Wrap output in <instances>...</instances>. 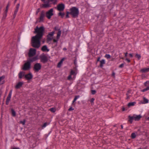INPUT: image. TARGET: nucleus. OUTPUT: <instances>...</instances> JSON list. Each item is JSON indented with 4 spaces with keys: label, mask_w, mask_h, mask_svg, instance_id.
Listing matches in <instances>:
<instances>
[{
    "label": "nucleus",
    "mask_w": 149,
    "mask_h": 149,
    "mask_svg": "<svg viewBox=\"0 0 149 149\" xmlns=\"http://www.w3.org/2000/svg\"><path fill=\"white\" fill-rule=\"evenodd\" d=\"M95 100V99L93 98H92L91 99L90 102L91 103V105H93L94 104V101Z\"/></svg>",
    "instance_id": "nucleus-36"
},
{
    "label": "nucleus",
    "mask_w": 149,
    "mask_h": 149,
    "mask_svg": "<svg viewBox=\"0 0 149 149\" xmlns=\"http://www.w3.org/2000/svg\"><path fill=\"white\" fill-rule=\"evenodd\" d=\"M42 38H32V46L34 47L38 48L40 46V40Z\"/></svg>",
    "instance_id": "nucleus-3"
},
{
    "label": "nucleus",
    "mask_w": 149,
    "mask_h": 149,
    "mask_svg": "<svg viewBox=\"0 0 149 149\" xmlns=\"http://www.w3.org/2000/svg\"><path fill=\"white\" fill-rule=\"evenodd\" d=\"M25 72L23 71L20 72L18 74L19 77L20 79H21L24 76H25Z\"/></svg>",
    "instance_id": "nucleus-19"
},
{
    "label": "nucleus",
    "mask_w": 149,
    "mask_h": 149,
    "mask_svg": "<svg viewBox=\"0 0 149 149\" xmlns=\"http://www.w3.org/2000/svg\"><path fill=\"white\" fill-rule=\"evenodd\" d=\"M9 101L6 100V105H8L9 103Z\"/></svg>",
    "instance_id": "nucleus-50"
},
{
    "label": "nucleus",
    "mask_w": 149,
    "mask_h": 149,
    "mask_svg": "<svg viewBox=\"0 0 149 149\" xmlns=\"http://www.w3.org/2000/svg\"><path fill=\"white\" fill-rule=\"evenodd\" d=\"M53 11V8H51L46 12V16L48 19H50L51 16L54 15Z\"/></svg>",
    "instance_id": "nucleus-7"
},
{
    "label": "nucleus",
    "mask_w": 149,
    "mask_h": 149,
    "mask_svg": "<svg viewBox=\"0 0 149 149\" xmlns=\"http://www.w3.org/2000/svg\"><path fill=\"white\" fill-rule=\"evenodd\" d=\"M12 149H19V148H13Z\"/></svg>",
    "instance_id": "nucleus-63"
},
{
    "label": "nucleus",
    "mask_w": 149,
    "mask_h": 149,
    "mask_svg": "<svg viewBox=\"0 0 149 149\" xmlns=\"http://www.w3.org/2000/svg\"><path fill=\"white\" fill-rule=\"evenodd\" d=\"M65 8V5L63 3L58 4L57 6V10L60 11H63Z\"/></svg>",
    "instance_id": "nucleus-9"
},
{
    "label": "nucleus",
    "mask_w": 149,
    "mask_h": 149,
    "mask_svg": "<svg viewBox=\"0 0 149 149\" xmlns=\"http://www.w3.org/2000/svg\"><path fill=\"white\" fill-rule=\"evenodd\" d=\"M41 61L43 63L46 62L48 61L47 57L43 55L41 57Z\"/></svg>",
    "instance_id": "nucleus-14"
},
{
    "label": "nucleus",
    "mask_w": 149,
    "mask_h": 149,
    "mask_svg": "<svg viewBox=\"0 0 149 149\" xmlns=\"http://www.w3.org/2000/svg\"><path fill=\"white\" fill-rule=\"evenodd\" d=\"M49 110L52 113L55 112L56 111V109L54 108H51L49 109Z\"/></svg>",
    "instance_id": "nucleus-33"
},
{
    "label": "nucleus",
    "mask_w": 149,
    "mask_h": 149,
    "mask_svg": "<svg viewBox=\"0 0 149 149\" xmlns=\"http://www.w3.org/2000/svg\"><path fill=\"white\" fill-rule=\"evenodd\" d=\"M144 85L145 86H146V88L142 90V92H145L149 90V81H147L144 83Z\"/></svg>",
    "instance_id": "nucleus-10"
},
{
    "label": "nucleus",
    "mask_w": 149,
    "mask_h": 149,
    "mask_svg": "<svg viewBox=\"0 0 149 149\" xmlns=\"http://www.w3.org/2000/svg\"><path fill=\"white\" fill-rule=\"evenodd\" d=\"M124 64L123 63L121 64L119 66V68H123V66H124Z\"/></svg>",
    "instance_id": "nucleus-48"
},
{
    "label": "nucleus",
    "mask_w": 149,
    "mask_h": 149,
    "mask_svg": "<svg viewBox=\"0 0 149 149\" xmlns=\"http://www.w3.org/2000/svg\"><path fill=\"white\" fill-rule=\"evenodd\" d=\"M45 3L42 4L40 5V7L41 8H46L50 7L49 3Z\"/></svg>",
    "instance_id": "nucleus-12"
},
{
    "label": "nucleus",
    "mask_w": 149,
    "mask_h": 149,
    "mask_svg": "<svg viewBox=\"0 0 149 149\" xmlns=\"http://www.w3.org/2000/svg\"><path fill=\"white\" fill-rule=\"evenodd\" d=\"M115 73L114 72H113L112 74V76L114 77H115Z\"/></svg>",
    "instance_id": "nucleus-53"
},
{
    "label": "nucleus",
    "mask_w": 149,
    "mask_h": 149,
    "mask_svg": "<svg viewBox=\"0 0 149 149\" xmlns=\"http://www.w3.org/2000/svg\"><path fill=\"white\" fill-rule=\"evenodd\" d=\"M33 76L32 74L29 73L25 75V78L28 80H29L32 78Z\"/></svg>",
    "instance_id": "nucleus-11"
},
{
    "label": "nucleus",
    "mask_w": 149,
    "mask_h": 149,
    "mask_svg": "<svg viewBox=\"0 0 149 149\" xmlns=\"http://www.w3.org/2000/svg\"><path fill=\"white\" fill-rule=\"evenodd\" d=\"M71 76H72V75H71L70 74V75L68 76V79L69 80H70L71 79H72Z\"/></svg>",
    "instance_id": "nucleus-44"
},
{
    "label": "nucleus",
    "mask_w": 149,
    "mask_h": 149,
    "mask_svg": "<svg viewBox=\"0 0 149 149\" xmlns=\"http://www.w3.org/2000/svg\"><path fill=\"white\" fill-rule=\"evenodd\" d=\"M11 112L12 116L13 117L15 116H16V113L14 110L13 109H11Z\"/></svg>",
    "instance_id": "nucleus-27"
},
{
    "label": "nucleus",
    "mask_w": 149,
    "mask_h": 149,
    "mask_svg": "<svg viewBox=\"0 0 149 149\" xmlns=\"http://www.w3.org/2000/svg\"><path fill=\"white\" fill-rule=\"evenodd\" d=\"M65 15V13H64L60 12L58 13V15L61 16L62 18H63Z\"/></svg>",
    "instance_id": "nucleus-28"
},
{
    "label": "nucleus",
    "mask_w": 149,
    "mask_h": 149,
    "mask_svg": "<svg viewBox=\"0 0 149 149\" xmlns=\"http://www.w3.org/2000/svg\"><path fill=\"white\" fill-rule=\"evenodd\" d=\"M70 15H72V17L76 18L78 17L79 14L78 9L75 7H73L70 9Z\"/></svg>",
    "instance_id": "nucleus-4"
},
{
    "label": "nucleus",
    "mask_w": 149,
    "mask_h": 149,
    "mask_svg": "<svg viewBox=\"0 0 149 149\" xmlns=\"http://www.w3.org/2000/svg\"><path fill=\"white\" fill-rule=\"evenodd\" d=\"M127 99H128L129 98V97L128 96L127 94Z\"/></svg>",
    "instance_id": "nucleus-61"
},
{
    "label": "nucleus",
    "mask_w": 149,
    "mask_h": 149,
    "mask_svg": "<svg viewBox=\"0 0 149 149\" xmlns=\"http://www.w3.org/2000/svg\"><path fill=\"white\" fill-rule=\"evenodd\" d=\"M18 9H16L14 12V13L13 15V18H15L16 17V14L17 13V12H18Z\"/></svg>",
    "instance_id": "nucleus-30"
},
{
    "label": "nucleus",
    "mask_w": 149,
    "mask_h": 149,
    "mask_svg": "<svg viewBox=\"0 0 149 149\" xmlns=\"http://www.w3.org/2000/svg\"><path fill=\"white\" fill-rule=\"evenodd\" d=\"M45 31V29L43 26L38 27L37 26L35 29L34 33H36V35L32 37H42L43 36Z\"/></svg>",
    "instance_id": "nucleus-2"
},
{
    "label": "nucleus",
    "mask_w": 149,
    "mask_h": 149,
    "mask_svg": "<svg viewBox=\"0 0 149 149\" xmlns=\"http://www.w3.org/2000/svg\"><path fill=\"white\" fill-rule=\"evenodd\" d=\"M37 59V57L36 56L30 58L29 60L24 64L22 68V70L25 71L29 70L31 68V63L35 61Z\"/></svg>",
    "instance_id": "nucleus-1"
},
{
    "label": "nucleus",
    "mask_w": 149,
    "mask_h": 149,
    "mask_svg": "<svg viewBox=\"0 0 149 149\" xmlns=\"http://www.w3.org/2000/svg\"><path fill=\"white\" fill-rule=\"evenodd\" d=\"M7 97L10 98H11V97L8 96Z\"/></svg>",
    "instance_id": "nucleus-64"
},
{
    "label": "nucleus",
    "mask_w": 149,
    "mask_h": 149,
    "mask_svg": "<svg viewBox=\"0 0 149 149\" xmlns=\"http://www.w3.org/2000/svg\"><path fill=\"white\" fill-rule=\"evenodd\" d=\"M69 17V15L66 14V18H68Z\"/></svg>",
    "instance_id": "nucleus-55"
},
{
    "label": "nucleus",
    "mask_w": 149,
    "mask_h": 149,
    "mask_svg": "<svg viewBox=\"0 0 149 149\" xmlns=\"http://www.w3.org/2000/svg\"><path fill=\"white\" fill-rule=\"evenodd\" d=\"M125 60L127 61V62L128 63H129L130 62V60L128 58H126L125 59Z\"/></svg>",
    "instance_id": "nucleus-47"
},
{
    "label": "nucleus",
    "mask_w": 149,
    "mask_h": 149,
    "mask_svg": "<svg viewBox=\"0 0 149 149\" xmlns=\"http://www.w3.org/2000/svg\"><path fill=\"white\" fill-rule=\"evenodd\" d=\"M47 123H45L42 126V129H44V128L46 127L47 125Z\"/></svg>",
    "instance_id": "nucleus-38"
},
{
    "label": "nucleus",
    "mask_w": 149,
    "mask_h": 149,
    "mask_svg": "<svg viewBox=\"0 0 149 149\" xmlns=\"http://www.w3.org/2000/svg\"><path fill=\"white\" fill-rule=\"evenodd\" d=\"M26 122V120L25 119H24L23 121H20L19 122L21 124H22L23 125H24L25 124V123Z\"/></svg>",
    "instance_id": "nucleus-34"
},
{
    "label": "nucleus",
    "mask_w": 149,
    "mask_h": 149,
    "mask_svg": "<svg viewBox=\"0 0 149 149\" xmlns=\"http://www.w3.org/2000/svg\"><path fill=\"white\" fill-rule=\"evenodd\" d=\"M141 71L142 72H147L149 71V68H143L141 70Z\"/></svg>",
    "instance_id": "nucleus-22"
},
{
    "label": "nucleus",
    "mask_w": 149,
    "mask_h": 149,
    "mask_svg": "<svg viewBox=\"0 0 149 149\" xmlns=\"http://www.w3.org/2000/svg\"><path fill=\"white\" fill-rule=\"evenodd\" d=\"M143 102L144 103L146 104L148 103V100L146 98L144 97L143 99Z\"/></svg>",
    "instance_id": "nucleus-35"
},
{
    "label": "nucleus",
    "mask_w": 149,
    "mask_h": 149,
    "mask_svg": "<svg viewBox=\"0 0 149 149\" xmlns=\"http://www.w3.org/2000/svg\"><path fill=\"white\" fill-rule=\"evenodd\" d=\"M67 49L66 48H65V47L63 49V50H67Z\"/></svg>",
    "instance_id": "nucleus-60"
},
{
    "label": "nucleus",
    "mask_w": 149,
    "mask_h": 149,
    "mask_svg": "<svg viewBox=\"0 0 149 149\" xmlns=\"http://www.w3.org/2000/svg\"><path fill=\"white\" fill-rule=\"evenodd\" d=\"M104 57L107 59H109L111 58V56L109 54H106L105 55Z\"/></svg>",
    "instance_id": "nucleus-37"
},
{
    "label": "nucleus",
    "mask_w": 149,
    "mask_h": 149,
    "mask_svg": "<svg viewBox=\"0 0 149 149\" xmlns=\"http://www.w3.org/2000/svg\"><path fill=\"white\" fill-rule=\"evenodd\" d=\"M70 12H69L68 11L66 13V14L69 15V14H70Z\"/></svg>",
    "instance_id": "nucleus-56"
},
{
    "label": "nucleus",
    "mask_w": 149,
    "mask_h": 149,
    "mask_svg": "<svg viewBox=\"0 0 149 149\" xmlns=\"http://www.w3.org/2000/svg\"><path fill=\"white\" fill-rule=\"evenodd\" d=\"M127 53L126 52L125 54V56L126 57L127 56Z\"/></svg>",
    "instance_id": "nucleus-58"
},
{
    "label": "nucleus",
    "mask_w": 149,
    "mask_h": 149,
    "mask_svg": "<svg viewBox=\"0 0 149 149\" xmlns=\"http://www.w3.org/2000/svg\"><path fill=\"white\" fill-rule=\"evenodd\" d=\"M61 33V31L59 30L57 33V35L56 37H59Z\"/></svg>",
    "instance_id": "nucleus-31"
},
{
    "label": "nucleus",
    "mask_w": 149,
    "mask_h": 149,
    "mask_svg": "<svg viewBox=\"0 0 149 149\" xmlns=\"http://www.w3.org/2000/svg\"><path fill=\"white\" fill-rule=\"evenodd\" d=\"M79 96H76L75 97L72 101V104L74 105L75 103L74 102L76 101L77 99L79 98Z\"/></svg>",
    "instance_id": "nucleus-24"
},
{
    "label": "nucleus",
    "mask_w": 149,
    "mask_h": 149,
    "mask_svg": "<svg viewBox=\"0 0 149 149\" xmlns=\"http://www.w3.org/2000/svg\"><path fill=\"white\" fill-rule=\"evenodd\" d=\"M40 8H38V9H37V10L36 11V15H38V13H39V12L40 11Z\"/></svg>",
    "instance_id": "nucleus-46"
},
{
    "label": "nucleus",
    "mask_w": 149,
    "mask_h": 149,
    "mask_svg": "<svg viewBox=\"0 0 149 149\" xmlns=\"http://www.w3.org/2000/svg\"><path fill=\"white\" fill-rule=\"evenodd\" d=\"M100 57H98L97 59V62L100 61Z\"/></svg>",
    "instance_id": "nucleus-54"
},
{
    "label": "nucleus",
    "mask_w": 149,
    "mask_h": 149,
    "mask_svg": "<svg viewBox=\"0 0 149 149\" xmlns=\"http://www.w3.org/2000/svg\"><path fill=\"white\" fill-rule=\"evenodd\" d=\"M70 74L74 76H76L77 74V69L76 67L74 68V70H71Z\"/></svg>",
    "instance_id": "nucleus-15"
},
{
    "label": "nucleus",
    "mask_w": 149,
    "mask_h": 149,
    "mask_svg": "<svg viewBox=\"0 0 149 149\" xmlns=\"http://www.w3.org/2000/svg\"><path fill=\"white\" fill-rule=\"evenodd\" d=\"M121 128L122 129H123V125H121Z\"/></svg>",
    "instance_id": "nucleus-62"
},
{
    "label": "nucleus",
    "mask_w": 149,
    "mask_h": 149,
    "mask_svg": "<svg viewBox=\"0 0 149 149\" xmlns=\"http://www.w3.org/2000/svg\"><path fill=\"white\" fill-rule=\"evenodd\" d=\"M96 92L95 90H92L91 91V93L92 95L95 94Z\"/></svg>",
    "instance_id": "nucleus-41"
},
{
    "label": "nucleus",
    "mask_w": 149,
    "mask_h": 149,
    "mask_svg": "<svg viewBox=\"0 0 149 149\" xmlns=\"http://www.w3.org/2000/svg\"><path fill=\"white\" fill-rule=\"evenodd\" d=\"M41 50L44 52H48L49 50L48 49L46 45H44L41 48Z\"/></svg>",
    "instance_id": "nucleus-16"
},
{
    "label": "nucleus",
    "mask_w": 149,
    "mask_h": 149,
    "mask_svg": "<svg viewBox=\"0 0 149 149\" xmlns=\"http://www.w3.org/2000/svg\"><path fill=\"white\" fill-rule=\"evenodd\" d=\"M10 98H9L7 97V98H6V100L10 101Z\"/></svg>",
    "instance_id": "nucleus-51"
},
{
    "label": "nucleus",
    "mask_w": 149,
    "mask_h": 149,
    "mask_svg": "<svg viewBox=\"0 0 149 149\" xmlns=\"http://www.w3.org/2000/svg\"><path fill=\"white\" fill-rule=\"evenodd\" d=\"M19 4L18 3L17 4L16 7V9H19Z\"/></svg>",
    "instance_id": "nucleus-49"
},
{
    "label": "nucleus",
    "mask_w": 149,
    "mask_h": 149,
    "mask_svg": "<svg viewBox=\"0 0 149 149\" xmlns=\"http://www.w3.org/2000/svg\"><path fill=\"white\" fill-rule=\"evenodd\" d=\"M142 116L141 115H136L134 114L132 116H128V121L130 123H132L133 120L135 121H139L141 118Z\"/></svg>",
    "instance_id": "nucleus-5"
},
{
    "label": "nucleus",
    "mask_w": 149,
    "mask_h": 149,
    "mask_svg": "<svg viewBox=\"0 0 149 149\" xmlns=\"http://www.w3.org/2000/svg\"><path fill=\"white\" fill-rule=\"evenodd\" d=\"M47 38V42L49 44L52 43V38Z\"/></svg>",
    "instance_id": "nucleus-21"
},
{
    "label": "nucleus",
    "mask_w": 149,
    "mask_h": 149,
    "mask_svg": "<svg viewBox=\"0 0 149 149\" xmlns=\"http://www.w3.org/2000/svg\"><path fill=\"white\" fill-rule=\"evenodd\" d=\"M100 66L101 67L103 66V65L105 63V61L104 59H102L100 61Z\"/></svg>",
    "instance_id": "nucleus-23"
},
{
    "label": "nucleus",
    "mask_w": 149,
    "mask_h": 149,
    "mask_svg": "<svg viewBox=\"0 0 149 149\" xmlns=\"http://www.w3.org/2000/svg\"><path fill=\"white\" fill-rule=\"evenodd\" d=\"M45 16L44 12L43 11H42L40 15V20L39 22H40L43 21V18Z\"/></svg>",
    "instance_id": "nucleus-13"
},
{
    "label": "nucleus",
    "mask_w": 149,
    "mask_h": 149,
    "mask_svg": "<svg viewBox=\"0 0 149 149\" xmlns=\"http://www.w3.org/2000/svg\"><path fill=\"white\" fill-rule=\"evenodd\" d=\"M64 58H62V59H61V60L60 61L61 62H62L63 63V61H64Z\"/></svg>",
    "instance_id": "nucleus-57"
},
{
    "label": "nucleus",
    "mask_w": 149,
    "mask_h": 149,
    "mask_svg": "<svg viewBox=\"0 0 149 149\" xmlns=\"http://www.w3.org/2000/svg\"><path fill=\"white\" fill-rule=\"evenodd\" d=\"M36 53V50L33 48H30L28 53V56L30 58H31L32 57L35 55Z\"/></svg>",
    "instance_id": "nucleus-8"
},
{
    "label": "nucleus",
    "mask_w": 149,
    "mask_h": 149,
    "mask_svg": "<svg viewBox=\"0 0 149 149\" xmlns=\"http://www.w3.org/2000/svg\"><path fill=\"white\" fill-rule=\"evenodd\" d=\"M135 103L136 102H130L128 104V106L129 107H130L131 106H133L134 105Z\"/></svg>",
    "instance_id": "nucleus-25"
},
{
    "label": "nucleus",
    "mask_w": 149,
    "mask_h": 149,
    "mask_svg": "<svg viewBox=\"0 0 149 149\" xmlns=\"http://www.w3.org/2000/svg\"><path fill=\"white\" fill-rule=\"evenodd\" d=\"M12 90H11L10 91L9 93L8 96L11 97L12 94Z\"/></svg>",
    "instance_id": "nucleus-40"
},
{
    "label": "nucleus",
    "mask_w": 149,
    "mask_h": 149,
    "mask_svg": "<svg viewBox=\"0 0 149 149\" xmlns=\"http://www.w3.org/2000/svg\"><path fill=\"white\" fill-rule=\"evenodd\" d=\"M125 108L124 107H123V108H122V111H125Z\"/></svg>",
    "instance_id": "nucleus-59"
},
{
    "label": "nucleus",
    "mask_w": 149,
    "mask_h": 149,
    "mask_svg": "<svg viewBox=\"0 0 149 149\" xmlns=\"http://www.w3.org/2000/svg\"><path fill=\"white\" fill-rule=\"evenodd\" d=\"M136 135L135 133L134 132L132 133L131 135V138L132 139H135L136 136Z\"/></svg>",
    "instance_id": "nucleus-26"
},
{
    "label": "nucleus",
    "mask_w": 149,
    "mask_h": 149,
    "mask_svg": "<svg viewBox=\"0 0 149 149\" xmlns=\"http://www.w3.org/2000/svg\"><path fill=\"white\" fill-rule=\"evenodd\" d=\"M130 57L131 58H132L133 56V55L132 54H129Z\"/></svg>",
    "instance_id": "nucleus-52"
},
{
    "label": "nucleus",
    "mask_w": 149,
    "mask_h": 149,
    "mask_svg": "<svg viewBox=\"0 0 149 149\" xmlns=\"http://www.w3.org/2000/svg\"><path fill=\"white\" fill-rule=\"evenodd\" d=\"M74 110V109L72 107H70L68 109V111H71L73 110Z\"/></svg>",
    "instance_id": "nucleus-45"
},
{
    "label": "nucleus",
    "mask_w": 149,
    "mask_h": 149,
    "mask_svg": "<svg viewBox=\"0 0 149 149\" xmlns=\"http://www.w3.org/2000/svg\"><path fill=\"white\" fill-rule=\"evenodd\" d=\"M23 84V82H19L17 83L15 86L16 89H18L20 88Z\"/></svg>",
    "instance_id": "nucleus-18"
},
{
    "label": "nucleus",
    "mask_w": 149,
    "mask_h": 149,
    "mask_svg": "<svg viewBox=\"0 0 149 149\" xmlns=\"http://www.w3.org/2000/svg\"><path fill=\"white\" fill-rule=\"evenodd\" d=\"M135 57L137 58L138 60H140L141 58V55L137 54H136L135 56Z\"/></svg>",
    "instance_id": "nucleus-29"
},
{
    "label": "nucleus",
    "mask_w": 149,
    "mask_h": 149,
    "mask_svg": "<svg viewBox=\"0 0 149 149\" xmlns=\"http://www.w3.org/2000/svg\"><path fill=\"white\" fill-rule=\"evenodd\" d=\"M41 66L40 63H36L34 65L33 70L35 72H38L41 69Z\"/></svg>",
    "instance_id": "nucleus-6"
},
{
    "label": "nucleus",
    "mask_w": 149,
    "mask_h": 149,
    "mask_svg": "<svg viewBox=\"0 0 149 149\" xmlns=\"http://www.w3.org/2000/svg\"><path fill=\"white\" fill-rule=\"evenodd\" d=\"M77 61L76 59H75L74 61V65L75 66V67H76L77 66L76 65L77 64Z\"/></svg>",
    "instance_id": "nucleus-42"
},
{
    "label": "nucleus",
    "mask_w": 149,
    "mask_h": 149,
    "mask_svg": "<svg viewBox=\"0 0 149 149\" xmlns=\"http://www.w3.org/2000/svg\"><path fill=\"white\" fill-rule=\"evenodd\" d=\"M54 33L55 31H52V32L49 33L47 35V37H51L53 36Z\"/></svg>",
    "instance_id": "nucleus-20"
},
{
    "label": "nucleus",
    "mask_w": 149,
    "mask_h": 149,
    "mask_svg": "<svg viewBox=\"0 0 149 149\" xmlns=\"http://www.w3.org/2000/svg\"><path fill=\"white\" fill-rule=\"evenodd\" d=\"M58 38H56V39H53L52 38V43H56L57 44V42L58 40Z\"/></svg>",
    "instance_id": "nucleus-32"
},
{
    "label": "nucleus",
    "mask_w": 149,
    "mask_h": 149,
    "mask_svg": "<svg viewBox=\"0 0 149 149\" xmlns=\"http://www.w3.org/2000/svg\"><path fill=\"white\" fill-rule=\"evenodd\" d=\"M62 63L60 61L58 63L57 65V67L58 68H60L61 67V64Z\"/></svg>",
    "instance_id": "nucleus-39"
},
{
    "label": "nucleus",
    "mask_w": 149,
    "mask_h": 149,
    "mask_svg": "<svg viewBox=\"0 0 149 149\" xmlns=\"http://www.w3.org/2000/svg\"><path fill=\"white\" fill-rule=\"evenodd\" d=\"M54 29L55 31H58L59 30H60V29H59L58 27H55L54 28Z\"/></svg>",
    "instance_id": "nucleus-43"
},
{
    "label": "nucleus",
    "mask_w": 149,
    "mask_h": 149,
    "mask_svg": "<svg viewBox=\"0 0 149 149\" xmlns=\"http://www.w3.org/2000/svg\"><path fill=\"white\" fill-rule=\"evenodd\" d=\"M5 77L4 75L0 77V85L3 84L5 83Z\"/></svg>",
    "instance_id": "nucleus-17"
}]
</instances>
